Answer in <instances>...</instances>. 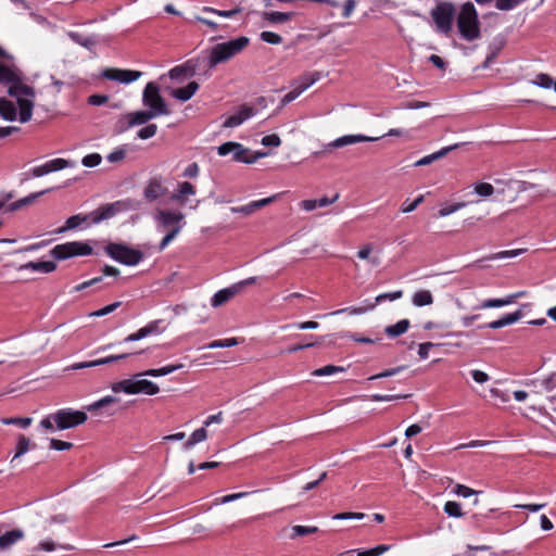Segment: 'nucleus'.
Listing matches in <instances>:
<instances>
[{
  "label": "nucleus",
  "mask_w": 556,
  "mask_h": 556,
  "mask_svg": "<svg viewBox=\"0 0 556 556\" xmlns=\"http://www.w3.org/2000/svg\"><path fill=\"white\" fill-rule=\"evenodd\" d=\"M463 143H455V144H452V146H448V147H444V148H442L441 150H439V151H437L434 153H431L429 155H426V156L421 157L420 160H418L415 163V166H426V165H429L432 162H434V161L445 156L448 152L457 149Z\"/></svg>",
  "instance_id": "obj_30"
},
{
  "label": "nucleus",
  "mask_w": 556,
  "mask_h": 556,
  "mask_svg": "<svg viewBox=\"0 0 556 556\" xmlns=\"http://www.w3.org/2000/svg\"><path fill=\"white\" fill-rule=\"evenodd\" d=\"M545 391L551 392L556 388V372L551 374L541 381Z\"/></svg>",
  "instance_id": "obj_64"
},
{
  "label": "nucleus",
  "mask_w": 556,
  "mask_h": 556,
  "mask_svg": "<svg viewBox=\"0 0 556 556\" xmlns=\"http://www.w3.org/2000/svg\"><path fill=\"white\" fill-rule=\"evenodd\" d=\"M56 548L71 551L74 547L70 544H58L51 539H46V540L40 541L34 549L35 551L52 552V551H55Z\"/></svg>",
  "instance_id": "obj_40"
},
{
  "label": "nucleus",
  "mask_w": 556,
  "mask_h": 556,
  "mask_svg": "<svg viewBox=\"0 0 556 556\" xmlns=\"http://www.w3.org/2000/svg\"><path fill=\"white\" fill-rule=\"evenodd\" d=\"M74 166V163L65 159H53L45 164L33 167L27 175L33 178L41 177L52 172H58Z\"/></svg>",
  "instance_id": "obj_12"
},
{
  "label": "nucleus",
  "mask_w": 556,
  "mask_h": 556,
  "mask_svg": "<svg viewBox=\"0 0 556 556\" xmlns=\"http://www.w3.org/2000/svg\"><path fill=\"white\" fill-rule=\"evenodd\" d=\"M179 235V227H174L167 233L165 237L161 240L159 244V251H163L177 236Z\"/></svg>",
  "instance_id": "obj_56"
},
{
  "label": "nucleus",
  "mask_w": 556,
  "mask_h": 556,
  "mask_svg": "<svg viewBox=\"0 0 556 556\" xmlns=\"http://www.w3.org/2000/svg\"><path fill=\"white\" fill-rule=\"evenodd\" d=\"M156 117L151 111H137L134 113H129L124 116L123 119L126 121V128L132 127L135 125H143L148 121Z\"/></svg>",
  "instance_id": "obj_24"
},
{
  "label": "nucleus",
  "mask_w": 556,
  "mask_h": 556,
  "mask_svg": "<svg viewBox=\"0 0 556 556\" xmlns=\"http://www.w3.org/2000/svg\"><path fill=\"white\" fill-rule=\"evenodd\" d=\"M389 549H390L389 545L382 544V545H378V546L367 549V551L358 552L357 556H380Z\"/></svg>",
  "instance_id": "obj_62"
},
{
  "label": "nucleus",
  "mask_w": 556,
  "mask_h": 556,
  "mask_svg": "<svg viewBox=\"0 0 556 556\" xmlns=\"http://www.w3.org/2000/svg\"><path fill=\"white\" fill-rule=\"evenodd\" d=\"M207 439V431L205 427L199 428L194 430L189 439L184 443V448L186 451L191 450L195 444L203 442Z\"/></svg>",
  "instance_id": "obj_36"
},
{
  "label": "nucleus",
  "mask_w": 556,
  "mask_h": 556,
  "mask_svg": "<svg viewBox=\"0 0 556 556\" xmlns=\"http://www.w3.org/2000/svg\"><path fill=\"white\" fill-rule=\"evenodd\" d=\"M294 16L293 12H265L264 13V20L271 24H282L286 22H289Z\"/></svg>",
  "instance_id": "obj_37"
},
{
  "label": "nucleus",
  "mask_w": 556,
  "mask_h": 556,
  "mask_svg": "<svg viewBox=\"0 0 556 556\" xmlns=\"http://www.w3.org/2000/svg\"><path fill=\"white\" fill-rule=\"evenodd\" d=\"M237 146L239 147V149H233L232 152H231L232 153V159L236 162H243V163H247V164H252L258 157H262V156L266 155V153H257L256 155H254L252 157H247V153L249 152V150L247 148H244L241 143H237Z\"/></svg>",
  "instance_id": "obj_32"
},
{
  "label": "nucleus",
  "mask_w": 556,
  "mask_h": 556,
  "mask_svg": "<svg viewBox=\"0 0 556 556\" xmlns=\"http://www.w3.org/2000/svg\"><path fill=\"white\" fill-rule=\"evenodd\" d=\"M525 0H496L495 8L501 11H510L517 8Z\"/></svg>",
  "instance_id": "obj_52"
},
{
  "label": "nucleus",
  "mask_w": 556,
  "mask_h": 556,
  "mask_svg": "<svg viewBox=\"0 0 556 556\" xmlns=\"http://www.w3.org/2000/svg\"><path fill=\"white\" fill-rule=\"evenodd\" d=\"M52 189H46V190H42V191H39V192H34V193H30L11 204H9L7 206V211L9 212H14V211H17V210H21L27 205H30L33 204L39 197L50 192Z\"/></svg>",
  "instance_id": "obj_28"
},
{
  "label": "nucleus",
  "mask_w": 556,
  "mask_h": 556,
  "mask_svg": "<svg viewBox=\"0 0 556 556\" xmlns=\"http://www.w3.org/2000/svg\"><path fill=\"white\" fill-rule=\"evenodd\" d=\"M92 247L84 241H68L56 244L51 250V255L56 260H66L74 256H86L92 254Z\"/></svg>",
  "instance_id": "obj_7"
},
{
  "label": "nucleus",
  "mask_w": 556,
  "mask_h": 556,
  "mask_svg": "<svg viewBox=\"0 0 556 556\" xmlns=\"http://www.w3.org/2000/svg\"><path fill=\"white\" fill-rule=\"evenodd\" d=\"M154 219L157 226L168 231L174 227H179V232L185 226V214L178 211H169L165 208H159L154 213Z\"/></svg>",
  "instance_id": "obj_11"
},
{
  "label": "nucleus",
  "mask_w": 556,
  "mask_h": 556,
  "mask_svg": "<svg viewBox=\"0 0 556 556\" xmlns=\"http://www.w3.org/2000/svg\"><path fill=\"white\" fill-rule=\"evenodd\" d=\"M56 268V264L52 261H37V262H28L26 264H22L18 267V270H34L41 271L45 274H49L54 271Z\"/></svg>",
  "instance_id": "obj_27"
},
{
  "label": "nucleus",
  "mask_w": 556,
  "mask_h": 556,
  "mask_svg": "<svg viewBox=\"0 0 556 556\" xmlns=\"http://www.w3.org/2000/svg\"><path fill=\"white\" fill-rule=\"evenodd\" d=\"M165 330L162 319H156L148 323L144 327L138 329L136 332L128 334L124 342H135L144 339L149 336H156Z\"/></svg>",
  "instance_id": "obj_13"
},
{
  "label": "nucleus",
  "mask_w": 556,
  "mask_h": 556,
  "mask_svg": "<svg viewBox=\"0 0 556 556\" xmlns=\"http://www.w3.org/2000/svg\"><path fill=\"white\" fill-rule=\"evenodd\" d=\"M239 292L238 286H231L229 288H225L223 290L217 291L211 299V305L213 307H218L226 302H228L232 296H235Z\"/></svg>",
  "instance_id": "obj_26"
},
{
  "label": "nucleus",
  "mask_w": 556,
  "mask_h": 556,
  "mask_svg": "<svg viewBox=\"0 0 556 556\" xmlns=\"http://www.w3.org/2000/svg\"><path fill=\"white\" fill-rule=\"evenodd\" d=\"M142 75L141 72L131 70L106 68L102 72V76L109 80L122 84H130Z\"/></svg>",
  "instance_id": "obj_14"
},
{
  "label": "nucleus",
  "mask_w": 556,
  "mask_h": 556,
  "mask_svg": "<svg viewBox=\"0 0 556 556\" xmlns=\"http://www.w3.org/2000/svg\"><path fill=\"white\" fill-rule=\"evenodd\" d=\"M412 302L417 307L427 306L433 303V296L429 290H419L413 294Z\"/></svg>",
  "instance_id": "obj_38"
},
{
  "label": "nucleus",
  "mask_w": 556,
  "mask_h": 556,
  "mask_svg": "<svg viewBox=\"0 0 556 556\" xmlns=\"http://www.w3.org/2000/svg\"><path fill=\"white\" fill-rule=\"evenodd\" d=\"M280 194H274L271 197H268V198H265V199H261V200H257V201H252L245 205H242V206H235V207H231V212L232 213H240V214H244V215H250L252 213H254L256 210H260L270 203H273L274 201H276V199L279 198Z\"/></svg>",
  "instance_id": "obj_19"
},
{
  "label": "nucleus",
  "mask_w": 556,
  "mask_h": 556,
  "mask_svg": "<svg viewBox=\"0 0 556 556\" xmlns=\"http://www.w3.org/2000/svg\"><path fill=\"white\" fill-rule=\"evenodd\" d=\"M345 371V368L342 366H336V365H326L321 368L315 369L312 375L315 377H323V376H330L338 372Z\"/></svg>",
  "instance_id": "obj_46"
},
{
  "label": "nucleus",
  "mask_w": 556,
  "mask_h": 556,
  "mask_svg": "<svg viewBox=\"0 0 556 556\" xmlns=\"http://www.w3.org/2000/svg\"><path fill=\"white\" fill-rule=\"evenodd\" d=\"M167 191L161 178H152L144 187L143 197L148 202H153L166 195Z\"/></svg>",
  "instance_id": "obj_15"
},
{
  "label": "nucleus",
  "mask_w": 556,
  "mask_h": 556,
  "mask_svg": "<svg viewBox=\"0 0 556 556\" xmlns=\"http://www.w3.org/2000/svg\"><path fill=\"white\" fill-rule=\"evenodd\" d=\"M402 296H403V291L402 290H397V291H393V292H388V293H381V294L376 296L374 303H376V305H377V304L382 303L386 300L395 301V300L401 299Z\"/></svg>",
  "instance_id": "obj_58"
},
{
  "label": "nucleus",
  "mask_w": 556,
  "mask_h": 556,
  "mask_svg": "<svg viewBox=\"0 0 556 556\" xmlns=\"http://www.w3.org/2000/svg\"><path fill=\"white\" fill-rule=\"evenodd\" d=\"M157 131V126L155 124H149L147 126H144L143 128H141L137 136L138 138L140 139H149V138H152Z\"/></svg>",
  "instance_id": "obj_63"
},
{
  "label": "nucleus",
  "mask_w": 556,
  "mask_h": 556,
  "mask_svg": "<svg viewBox=\"0 0 556 556\" xmlns=\"http://www.w3.org/2000/svg\"><path fill=\"white\" fill-rule=\"evenodd\" d=\"M249 494H250L249 492H239V493L228 494V495L222 496L219 498H216L214 501V504L215 505L227 504V503L243 498V497L248 496Z\"/></svg>",
  "instance_id": "obj_54"
},
{
  "label": "nucleus",
  "mask_w": 556,
  "mask_h": 556,
  "mask_svg": "<svg viewBox=\"0 0 556 556\" xmlns=\"http://www.w3.org/2000/svg\"><path fill=\"white\" fill-rule=\"evenodd\" d=\"M453 15L454 8L452 3L448 2H442L431 11V16L437 25L438 30L443 34H448L451 31Z\"/></svg>",
  "instance_id": "obj_10"
},
{
  "label": "nucleus",
  "mask_w": 556,
  "mask_h": 556,
  "mask_svg": "<svg viewBox=\"0 0 556 556\" xmlns=\"http://www.w3.org/2000/svg\"><path fill=\"white\" fill-rule=\"evenodd\" d=\"M142 102L155 116L169 114V110L160 94V88L155 83L147 84L142 94Z\"/></svg>",
  "instance_id": "obj_8"
},
{
  "label": "nucleus",
  "mask_w": 556,
  "mask_h": 556,
  "mask_svg": "<svg viewBox=\"0 0 556 556\" xmlns=\"http://www.w3.org/2000/svg\"><path fill=\"white\" fill-rule=\"evenodd\" d=\"M250 39L241 36L226 42L217 43L211 48L207 54V64L210 68L223 62H227L231 58L242 52L249 45Z\"/></svg>",
  "instance_id": "obj_2"
},
{
  "label": "nucleus",
  "mask_w": 556,
  "mask_h": 556,
  "mask_svg": "<svg viewBox=\"0 0 556 556\" xmlns=\"http://www.w3.org/2000/svg\"><path fill=\"white\" fill-rule=\"evenodd\" d=\"M102 161V157L98 153L87 154L83 157L81 164L86 167H94L98 166Z\"/></svg>",
  "instance_id": "obj_61"
},
{
  "label": "nucleus",
  "mask_w": 556,
  "mask_h": 556,
  "mask_svg": "<svg viewBox=\"0 0 556 556\" xmlns=\"http://www.w3.org/2000/svg\"><path fill=\"white\" fill-rule=\"evenodd\" d=\"M119 400L113 395H106L102 399H100L99 401L97 402H93L87 406H85V409L87 412H94V410H98L100 408H104L106 407L108 405L110 404H113V403H117Z\"/></svg>",
  "instance_id": "obj_44"
},
{
  "label": "nucleus",
  "mask_w": 556,
  "mask_h": 556,
  "mask_svg": "<svg viewBox=\"0 0 556 556\" xmlns=\"http://www.w3.org/2000/svg\"><path fill=\"white\" fill-rule=\"evenodd\" d=\"M475 192L482 198H488L493 194L494 188L489 182H479L475 186Z\"/></svg>",
  "instance_id": "obj_51"
},
{
  "label": "nucleus",
  "mask_w": 556,
  "mask_h": 556,
  "mask_svg": "<svg viewBox=\"0 0 556 556\" xmlns=\"http://www.w3.org/2000/svg\"><path fill=\"white\" fill-rule=\"evenodd\" d=\"M408 319H401L394 325H390L384 329V332L390 338H396L403 333H405L409 328Z\"/></svg>",
  "instance_id": "obj_34"
},
{
  "label": "nucleus",
  "mask_w": 556,
  "mask_h": 556,
  "mask_svg": "<svg viewBox=\"0 0 556 556\" xmlns=\"http://www.w3.org/2000/svg\"><path fill=\"white\" fill-rule=\"evenodd\" d=\"M55 428L58 430L72 429L85 424L88 419L86 412L73 408H62L55 412Z\"/></svg>",
  "instance_id": "obj_9"
},
{
  "label": "nucleus",
  "mask_w": 556,
  "mask_h": 556,
  "mask_svg": "<svg viewBox=\"0 0 556 556\" xmlns=\"http://www.w3.org/2000/svg\"><path fill=\"white\" fill-rule=\"evenodd\" d=\"M261 39L270 45H279L282 42V37L273 31H262L260 35Z\"/></svg>",
  "instance_id": "obj_60"
},
{
  "label": "nucleus",
  "mask_w": 556,
  "mask_h": 556,
  "mask_svg": "<svg viewBox=\"0 0 556 556\" xmlns=\"http://www.w3.org/2000/svg\"><path fill=\"white\" fill-rule=\"evenodd\" d=\"M68 36L74 42H76L85 48H91L96 43V40L92 37H85L78 33L72 31L68 34Z\"/></svg>",
  "instance_id": "obj_48"
},
{
  "label": "nucleus",
  "mask_w": 556,
  "mask_h": 556,
  "mask_svg": "<svg viewBox=\"0 0 556 556\" xmlns=\"http://www.w3.org/2000/svg\"><path fill=\"white\" fill-rule=\"evenodd\" d=\"M444 513L454 518H459L464 516L460 504L454 501H448L444 504Z\"/></svg>",
  "instance_id": "obj_47"
},
{
  "label": "nucleus",
  "mask_w": 556,
  "mask_h": 556,
  "mask_svg": "<svg viewBox=\"0 0 556 556\" xmlns=\"http://www.w3.org/2000/svg\"><path fill=\"white\" fill-rule=\"evenodd\" d=\"M198 89L199 84L197 81H190L187 86L182 88L173 89L170 94L173 98L186 102L193 97Z\"/></svg>",
  "instance_id": "obj_29"
},
{
  "label": "nucleus",
  "mask_w": 556,
  "mask_h": 556,
  "mask_svg": "<svg viewBox=\"0 0 556 556\" xmlns=\"http://www.w3.org/2000/svg\"><path fill=\"white\" fill-rule=\"evenodd\" d=\"M197 189L194 185L189 181H180L173 191L170 200L182 206L187 203L189 197H193Z\"/></svg>",
  "instance_id": "obj_17"
},
{
  "label": "nucleus",
  "mask_w": 556,
  "mask_h": 556,
  "mask_svg": "<svg viewBox=\"0 0 556 556\" xmlns=\"http://www.w3.org/2000/svg\"><path fill=\"white\" fill-rule=\"evenodd\" d=\"M29 446H30V441L29 439H27L25 435L23 434H20L18 435V439H17V443H16V453L15 455L13 456V458L11 459V465L14 464V462L21 457L22 455H24L25 453L28 452L29 450Z\"/></svg>",
  "instance_id": "obj_43"
},
{
  "label": "nucleus",
  "mask_w": 556,
  "mask_h": 556,
  "mask_svg": "<svg viewBox=\"0 0 556 556\" xmlns=\"http://www.w3.org/2000/svg\"><path fill=\"white\" fill-rule=\"evenodd\" d=\"M446 345L445 343H432V342H424L418 345V355L421 359H427L429 357V351L434 346Z\"/></svg>",
  "instance_id": "obj_59"
},
{
  "label": "nucleus",
  "mask_w": 556,
  "mask_h": 556,
  "mask_svg": "<svg viewBox=\"0 0 556 556\" xmlns=\"http://www.w3.org/2000/svg\"><path fill=\"white\" fill-rule=\"evenodd\" d=\"M376 307V303L368 302L366 306H358V307H345L341 308L334 312L329 313L328 315H340L343 313H349L351 315H362L368 311H371Z\"/></svg>",
  "instance_id": "obj_42"
},
{
  "label": "nucleus",
  "mask_w": 556,
  "mask_h": 556,
  "mask_svg": "<svg viewBox=\"0 0 556 556\" xmlns=\"http://www.w3.org/2000/svg\"><path fill=\"white\" fill-rule=\"evenodd\" d=\"M256 113L255 109L243 104L239 108V110L232 115L228 116L223 123L224 127L233 128L241 125L243 122L254 116Z\"/></svg>",
  "instance_id": "obj_16"
},
{
  "label": "nucleus",
  "mask_w": 556,
  "mask_h": 556,
  "mask_svg": "<svg viewBox=\"0 0 556 556\" xmlns=\"http://www.w3.org/2000/svg\"><path fill=\"white\" fill-rule=\"evenodd\" d=\"M200 61V58L197 60H188L186 63L181 65H177L173 67L168 75L172 79H179L181 77H192L197 73V63Z\"/></svg>",
  "instance_id": "obj_20"
},
{
  "label": "nucleus",
  "mask_w": 556,
  "mask_h": 556,
  "mask_svg": "<svg viewBox=\"0 0 556 556\" xmlns=\"http://www.w3.org/2000/svg\"><path fill=\"white\" fill-rule=\"evenodd\" d=\"M371 251H372V247H371V244H366V245H364L363 248H361V249L358 250V252H357V256H358V258H361V260H368V261H369V263H370L372 266L377 267V266H379V265H380V263H381V258H380V256H379V255L370 256Z\"/></svg>",
  "instance_id": "obj_41"
},
{
  "label": "nucleus",
  "mask_w": 556,
  "mask_h": 556,
  "mask_svg": "<svg viewBox=\"0 0 556 556\" xmlns=\"http://www.w3.org/2000/svg\"><path fill=\"white\" fill-rule=\"evenodd\" d=\"M105 252L114 261L127 266H135L143 258V253L140 250L129 248L123 243H109L105 247Z\"/></svg>",
  "instance_id": "obj_6"
},
{
  "label": "nucleus",
  "mask_w": 556,
  "mask_h": 556,
  "mask_svg": "<svg viewBox=\"0 0 556 556\" xmlns=\"http://www.w3.org/2000/svg\"><path fill=\"white\" fill-rule=\"evenodd\" d=\"M536 86L545 89L554 87V79L547 74H539L533 81Z\"/></svg>",
  "instance_id": "obj_55"
},
{
  "label": "nucleus",
  "mask_w": 556,
  "mask_h": 556,
  "mask_svg": "<svg viewBox=\"0 0 556 556\" xmlns=\"http://www.w3.org/2000/svg\"><path fill=\"white\" fill-rule=\"evenodd\" d=\"M292 533L290 534V539H295L298 536H304L308 534H314L318 531V528L315 526H301L296 525L291 528Z\"/></svg>",
  "instance_id": "obj_45"
},
{
  "label": "nucleus",
  "mask_w": 556,
  "mask_h": 556,
  "mask_svg": "<svg viewBox=\"0 0 556 556\" xmlns=\"http://www.w3.org/2000/svg\"><path fill=\"white\" fill-rule=\"evenodd\" d=\"M339 199V194L332 198L323 197L320 199H307L300 202L301 208L306 212L316 210L317 207H326L333 204Z\"/></svg>",
  "instance_id": "obj_23"
},
{
  "label": "nucleus",
  "mask_w": 556,
  "mask_h": 556,
  "mask_svg": "<svg viewBox=\"0 0 556 556\" xmlns=\"http://www.w3.org/2000/svg\"><path fill=\"white\" fill-rule=\"evenodd\" d=\"M22 83L23 74L17 67L0 64V84L14 86Z\"/></svg>",
  "instance_id": "obj_18"
},
{
  "label": "nucleus",
  "mask_w": 556,
  "mask_h": 556,
  "mask_svg": "<svg viewBox=\"0 0 556 556\" xmlns=\"http://www.w3.org/2000/svg\"><path fill=\"white\" fill-rule=\"evenodd\" d=\"M2 424L4 425H14L21 428H27L31 424V418L29 417H14V418H3Z\"/></svg>",
  "instance_id": "obj_53"
},
{
  "label": "nucleus",
  "mask_w": 556,
  "mask_h": 556,
  "mask_svg": "<svg viewBox=\"0 0 556 556\" xmlns=\"http://www.w3.org/2000/svg\"><path fill=\"white\" fill-rule=\"evenodd\" d=\"M25 533L22 529H13L7 532H0V549H10L14 544L22 541Z\"/></svg>",
  "instance_id": "obj_22"
},
{
  "label": "nucleus",
  "mask_w": 556,
  "mask_h": 556,
  "mask_svg": "<svg viewBox=\"0 0 556 556\" xmlns=\"http://www.w3.org/2000/svg\"><path fill=\"white\" fill-rule=\"evenodd\" d=\"M238 339L237 338H228L223 340H215L208 343L205 348L206 349H222V348H231L237 345Z\"/></svg>",
  "instance_id": "obj_49"
},
{
  "label": "nucleus",
  "mask_w": 556,
  "mask_h": 556,
  "mask_svg": "<svg viewBox=\"0 0 556 556\" xmlns=\"http://www.w3.org/2000/svg\"><path fill=\"white\" fill-rule=\"evenodd\" d=\"M522 317L521 311H516L514 313H509L504 315L497 320L491 321L484 326H480L479 328H490V329H500L509 325L517 323Z\"/></svg>",
  "instance_id": "obj_25"
},
{
  "label": "nucleus",
  "mask_w": 556,
  "mask_h": 556,
  "mask_svg": "<svg viewBox=\"0 0 556 556\" xmlns=\"http://www.w3.org/2000/svg\"><path fill=\"white\" fill-rule=\"evenodd\" d=\"M8 92L11 97L16 98L20 109L18 119L21 123L30 121L34 109L35 90L25 84H15L9 86Z\"/></svg>",
  "instance_id": "obj_5"
},
{
  "label": "nucleus",
  "mask_w": 556,
  "mask_h": 556,
  "mask_svg": "<svg viewBox=\"0 0 556 556\" xmlns=\"http://www.w3.org/2000/svg\"><path fill=\"white\" fill-rule=\"evenodd\" d=\"M319 79H320L319 72L308 73V74L301 76L294 86L299 89V91L304 92L307 88H309L312 85H314Z\"/></svg>",
  "instance_id": "obj_35"
},
{
  "label": "nucleus",
  "mask_w": 556,
  "mask_h": 556,
  "mask_svg": "<svg viewBox=\"0 0 556 556\" xmlns=\"http://www.w3.org/2000/svg\"><path fill=\"white\" fill-rule=\"evenodd\" d=\"M202 11L213 13V14H216L222 17H232L241 12V8H235L232 10H217V9L210 8V7H204L202 9Z\"/></svg>",
  "instance_id": "obj_50"
},
{
  "label": "nucleus",
  "mask_w": 556,
  "mask_h": 556,
  "mask_svg": "<svg viewBox=\"0 0 556 556\" xmlns=\"http://www.w3.org/2000/svg\"><path fill=\"white\" fill-rule=\"evenodd\" d=\"M0 115L7 121H15L17 117L15 104L5 98H0Z\"/></svg>",
  "instance_id": "obj_33"
},
{
  "label": "nucleus",
  "mask_w": 556,
  "mask_h": 556,
  "mask_svg": "<svg viewBox=\"0 0 556 556\" xmlns=\"http://www.w3.org/2000/svg\"><path fill=\"white\" fill-rule=\"evenodd\" d=\"M521 295H523V292H517V293L510 294L505 299H488V300L483 301L479 307L482 309L503 307L508 304H511L517 298H519Z\"/></svg>",
  "instance_id": "obj_31"
},
{
  "label": "nucleus",
  "mask_w": 556,
  "mask_h": 556,
  "mask_svg": "<svg viewBox=\"0 0 556 556\" xmlns=\"http://www.w3.org/2000/svg\"><path fill=\"white\" fill-rule=\"evenodd\" d=\"M181 368H184V364H181V363L170 364V365H166L164 367L156 368V369H148L144 371V375L149 376V377H162V376L169 375V374H172L178 369H181Z\"/></svg>",
  "instance_id": "obj_39"
},
{
  "label": "nucleus",
  "mask_w": 556,
  "mask_h": 556,
  "mask_svg": "<svg viewBox=\"0 0 556 556\" xmlns=\"http://www.w3.org/2000/svg\"><path fill=\"white\" fill-rule=\"evenodd\" d=\"M144 375L143 372L136 374L128 379L119 380L111 384V390L114 393H126L129 395L135 394H146V395H155L160 392V388L156 383L141 379Z\"/></svg>",
  "instance_id": "obj_4"
},
{
  "label": "nucleus",
  "mask_w": 556,
  "mask_h": 556,
  "mask_svg": "<svg viewBox=\"0 0 556 556\" xmlns=\"http://www.w3.org/2000/svg\"><path fill=\"white\" fill-rule=\"evenodd\" d=\"M456 22L459 34L465 40L473 41L480 37V22L472 2L462 4Z\"/></svg>",
  "instance_id": "obj_3"
},
{
  "label": "nucleus",
  "mask_w": 556,
  "mask_h": 556,
  "mask_svg": "<svg viewBox=\"0 0 556 556\" xmlns=\"http://www.w3.org/2000/svg\"><path fill=\"white\" fill-rule=\"evenodd\" d=\"M179 235V227H174L167 233L165 237L161 240L159 244V251H163L177 236Z\"/></svg>",
  "instance_id": "obj_57"
},
{
  "label": "nucleus",
  "mask_w": 556,
  "mask_h": 556,
  "mask_svg": "<svg viewBox=\"0 0 556 556\" xmlns=\"http://www.w3.org/2000/svg\"><path fill=\"white\" fill-rule=\"evenodd\" d=\"M379 140V137H369L365 135H345L337 138L332 142L329 143V147L332 148H342L350 144H355L358 142H372Z\"/></svg>",
  "instance_id": "obj_21"
},
{
  "label": "nucleus",
  "mask_w": 556,
  "mask_h": 556,
  "mask_svg": "<svg viewBox=\"0 0 556 556\" xmlns=\"http://www.w3.org/2000/svg\"><path fill=\"white\" fill-rule=\"evenodd\" d=\"M136 208V203L132 200H118L113 203H108L99 206L97 210L89 214L81 215L76 214L67 218L65 226L59 229L58 232H64L66 230L75 229L84 223L89 225H97L104 220L111 219L122 212H127Z\"/></svg>",
  "instance_id": "obj_1"
}]
</instances>
